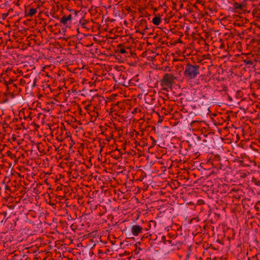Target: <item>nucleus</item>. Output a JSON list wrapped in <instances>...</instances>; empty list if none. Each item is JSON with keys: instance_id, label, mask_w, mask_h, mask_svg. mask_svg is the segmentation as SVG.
I'll return each instance as SVG.
<instances>
[{"instance_id": "nucleus-1", "label": "nucleus", "mask_w": 260, "mask_h": 260, "mask_svg": "<svg viewBox=\"0 0 260 260\" xmlns=\"http://www.w3.org/2000/svg\"><path fill=\"white\" fill-rule=\"evenodd\" d=\"M113 152V150L109 151L106 152V158L105 160V171L107 174V177L109 179L110 186L112 187V179H114V176L113 174V170L114 168V157L111 153Z\"/></svg>"}, {"instance_id": "nucleus-2", "label": "nucleus", "mask_w": 260, "mask_h": 260, "mask_svg": "<svg viewBox=\"0 0 260 260\" xmlns=\"http://www.w3.org/2000/svg\"><path fill=\"white\" fill-rule=\"evenodd\" d=\"M104 207L105 209V213L108 214V219L110 220L112 222L114 216L112 212L114 211V199L113 197H111L110 199L108 198H104L103 199Z\"/></svg>"}, {"instance_id": "nucleus-3", "label": "nucleus", "mask_w": 260, "mask_h": 260, "mask_svg": "<svg viewBox=\"0 0 260 260\" xmlns=\"http://www.w3.org/2000/svg\"><path fill=\"white\" fill-rule=\"evenodd\" d=\"M184 76L189 79H194L200 72L198 66L187 64L184 69Z\"/></svg>"}, {"instance_id": "nucleus-4", "label": "nucleus", "mask_w": 260, "mask_h": 260, "mask_svg": "<svg viewBox=\"0 0 260 260\" xmlns=\"http://www.w3.org/2000/svg\"><path fill=\"white\" fill-rule=\"evenodd\" d=\"M112 91V90H109L105 93V96L106 100H105L106 102V107H110V111L109 113V116H111L110 119L111 121L112 120V113L113 112V108L114 106V103H113V100H114V93H112L110 95H109V94Z\"/></svg>"}, {"instance_id": "nucleus-5", "label": "nucleus", "mask_w": 260, "mask_h": 260, "mask_svg": "<svg viewBox=\"0 0 260 260\" xmlns=\"http://www.w3.org/2000/svg\"><path fill=\"white\" fill-rule=\"evenodd\" d=\"M121 71V69H118V67L115 66V90L117 88L116 87V83L117 82V80H116V77H121V78L119 79V81H118V84H122L123 83V80L125 78V74H122L120 73V71Z\"/></svg>"}, {"instance_id": "nucleus-6", "label": "nucleus", "mask_w": 260, "mask_h": 260, "mask_svg": "<svg viewBox=\"0 0 260 260\" xmlns=\"http://www.w3.org/2000/svg\"><path fill=\"white\" fill-rule=\"evenodd\" d=\"M174 78V77L172 75L166 74L164 76L163 82L166 84L167 86L171 87L172 85L173 80Z\"/></svg>"}, {"instance_id": "nucleus-7", "label": "nucleus", "mask_w": 260, "mask_h": 260, "mask_svg": "<svg viewBox=\"0 0 260 260\" xmlns=\"http://www.w3.org/2000/svg\"><path fill=\"white\" fill-rule=\"evenodd\" d=\"M72 19V16L71 14L69 15H63L60 19V22L68 27L67 25L71 22Z\"/></svg>"}, {"instance_id": "nucleus-8", "label": "nucleus", "mask_w": 260, "mask_h": 260, "mask_svg": "<svg viewBox=\"0 0 260 260\" xmlns=\"http://www.w3.org/2000/svg\"><path fill=\"white\" fill-rule=\"evenodd\" d=\"M102 135L104 136H110L112 137L114 136V131L113 130V127L112 126H108V127H106L102 133Z\"/></svg>"}, {"instance_id": "nucleus-9", "label": "nucleus", "mask_w": 260, "mask_h": 260, "mask_svg": "<svg viewBox=\"0 0 260 260\" xmlns=\"http://www.w3.org/2000/svg\"><path fill=\"white\" fill-rule=\"evenodd\" d=\"M36 13H37V9L31 8L28 9V10H27L26 9L25 10V17H28V16L31 17L32 16H34V15H35Z\"/></svg>"}, {"instance_id": "nucleus-10", "label": "nucleus", "mask_w": 260, "mask_h": 260, "mask_svg": "<svg viewBox=\"0 0 260 260\" xmlns=\"http://www.w3.org/2000/svg\"><path fill=\"white\" fill-rule=\"evenodd\" d=\"M141 231L142 228L138 225H133L132 228V232L134 236L138 235Z\"/></svg>"}, {"instance_id": "nucleus-11", "label": "nucleus", "mask_w": 260, "mask_h": 260, "mask_svg": "<svg viewBox=\"0 0 260 260\" xmlns=\"http://www.w3.org/2000/svg\"><path fill=\"white\" fill-rule=\"evenodd\" d=\"M111 187H113V186L112 187L111 186ZM113 193H114V189H113V188L106 189L104 191V194H105L104 198H108L109 199H110L111 197L114 198Z\"/></svg>"}, {"instance_id": "nucleus-12", "label": "nucleus", "mask_w": 260, "mask_h": 260, "mask_svg": "<svg viewBox=\"0 0 260 260\" xmlns=\"http://www.w3.org/2000/svg\"><path fill=\"white\" fill-rule=\"evenodd\" d=\"M14 80L13 79L9 78V81H5V84L7 86V90H9V85H12L13 86H16V84L14 83Z\"/></svg>"}, {"instance_id": "nucleus-13", "label": "nucleus", "mask_w": 260, "mask_h": 260, "mask_svg": "<svg viewBox=\"0 0 260 260\" xmlns=\"http://www.w3.org/2000/svg\"><path fill=\"white\" fill-rule=\"evenodd\" d=\"M120 52L121 53H125V50L124 48H122L120 46V44H119L117 46V48H115V53Z\"/></svg>"}, {"instance_id": "nucleus-14", "label": "nucleus", "mask_w": 260, "mask_h": 260, "mask_svg": "<svg viewBox=\"0 0 260 260\" xmlns=\"http://www.w3.org/2000/svg\"><path fill=\"white\" fill-rule=\"evenodd\" d=\"M104 76L105 79L107 80H114V74L113 73H106L104 74Z\"/></svg>"}, {"instance_id": "nucleus-15", "label": "nucleus", "mask_w": 260, "mask_h": 260, "mask_svg": "<svg viewBox=\"0 0 260 260\" xmlns=\"http://www.w3.org/2000/svg\"><path fill=\"white\" fill-rule=\"evenodd\" d=\"M153 23L155 25H158L160 22V19L159 17H155L152 20Z\"/></svg>"}, {"instance_id": "nucleus-16", "label": "nucleus", "mask_w": 260, "mask_h": 260, "mask_svg": "<svg viewBox=\"0 0 260 260\" xmlns=\"http://www.w3.org/2000/svg\"><path fill=\"white\" fill-rule=\"evenodd\" d=\"M114 38L113 37H108L106 39V41L105 42H107V44H110L111 46H112V43L113 41L112 40Z\"/></svg>"}, {"instance_id": "nucleus-17", "label": "nucleus", "mask_w": 260, "mask_h": 260, "mask_svg": "<svg viewBox=\"0 0 260 260\" xmlns=\"http://www.w3.org/2000/svg\"><path fill=\"white\" fill-rule=\"evenodd\" d=\"M7 154L8 156H10L12 159L15 158L16 156L15 154H13L11 151H8L7 152Z\"/></svg>"}, {"instance_id": "nucleus-18", "label": "nucleus", "mask_w": 260, "mask_h": 260, "mask_svg": "<svg viewBox=\"0 0 260 260\" xmlns=\"http://www.w3.org/2000/svg\"><path fill=\"white\" fill-rule=\"evenodd\" d=\"M109 220V223H108V226H109V230H107V231H109V230L110 231H112V226L114 225L113 223V221L111 222L110 221V220Z\"/></svg>"}, {"instance_id": "nucleus-19", "label": "nucleus", "mask_w": 260, "mask_h": 260, "mask_svg": "<svg viewBox=\"0 0 260 260\" xmlns=\"http://www.w3.org/2000/svg\"><path fill=\"white\" fill-rule=\"evenodd\" d=\"M112 70V65H107V67H106V70L109 72L110 71H111Z\"/></svg>"}, {"instance_id": "nucleus-20", "label": "nucleus", "mask_w": 260, "mask_h": 260, "mask_svg": "<svg viewBox=\"0 0 260 260\" xmlns=\"http://www.w3.org/2000/svg\"><path fill=\"white\" fill-rule=\"evenodd\" d=\"M235 7L236 9H242L243 7V5L241 4H239L238 3H236L235 4Z\"/></svg>"}, {"instance_id": "nucleus-21", "label": "nucleus", "mask_w": 260, "mask_h": 260, "mask_svg": "<svg viewBox=\"0 0 260 260\" xmlns=\"http://www.w3.org/2000/svg\"><path fill=\"white\" fill-rule=\"evenodd\" d=\"M244 62L246 64H250V65H252L253 67L254 66L253 63L251 61H250V60H244Z\"/></svg>"}, {"instance_id": "nucleus-22", "label": "nucleus", "mask_w": 260, "mask_h": 260, "mask_svg": "<svg viewBox=\"0 0 260 260\" xmlns=\"http://www.w3.org/2000/svg\"><path fill=\"white\" fill-rule=\"evenodd\" d=\"M116 105L118 106V108H121V106L120 105L119 102H117L116 103V102H115V107H116ZM114 111L115 112L116 111V109L115 108ZM115 115H119V113L118 114H116L115 112Z\"/></svg>"}, {"instance_id": "nucleus-23", "label": "nucleus", "mask_w": 260, "mask_h": 260, "mask_svg": "<svg viewBox=\"0 0 260 260\" xmlns=\"http://www.w3.org/2000/svg\"><path fill=\"white\" fill-rule=\"evenodd\" d=\"M104 137H105V140L106 141L108 142H109L111 140V139H114L113 137H111L110 136H104Z\"/></svg>"}, {"instance_id": "nucleus-24", "label": "nucleus", "mask_w": 260, "mask_h": 260, "mask_svg": "<svg viewBox=\"0 0 260 260\" xmlns=\"http://www.w3.org/2000/svg\"><path fill=\"white\" fill-rule=\"evenodd\" d=\"M108 237V239L111 241V243L112 244H114L113 242L111 240V239H114V235H113V234L110 235V234H109Z\"/></svg>"}, {"instance_id": "nucleus-25", "label": "nucleus", "mask_w": 260, "mask_h": 260, "mask_svg": "<svg viewBox=\"0 0 260 260\" xmlns=\"http://www.w3.org/2000/svg\"><path fill=\"white\" fill-rule=\"evenodd\" d=\"M105 126L106 127H108V126H112L113 127V126H114V123H111V121H109V122L105 123Z\"/></svg>"}, {"instance_id": "nucleus-26", "label": "nucleus", "mask_w": 260, "mask_h": 260, "mask_svg": "<svg viewBox=\"0 0 260 260\" xmlns=\"http://www.w3.org/2000/svg\"><path fill=\"white\" fill-rule=\"evenodd\" d=\"M112 5H109V6H108V7H106V9H107V10L108 9H109L110 10V9H111L112 8Z\"/></svg>"}, {"instance_id": "nucleus-27", "label": "nucleus", "mask_w": 260, "mask_h": 260, "mask_svg": "<svg viewBox=\"0 0 260 260\" xmlns=\"http://www.w3.org/2000/svg\"><path fill=\"white\" fill-rule=\"evenodd\" d=\"M3 44V40L2 38L0 37V45Z\"/></svg>"}, {"instance_id": "nucleus-28", "label": "nucleus", "mask_w": 260, "mask_h": 260, "mask_svg": "<svg viewBox=\"0 0 260 260\" xmlns=\"http://www.w3.org/2000/svg\"><path fill=\"white\" fill-rule=\"evenodd\" d=\"M117 242V241H115V245H116V243ZM121 244V242L119 241H118V245H120Z\"/></svg>"}, {"instance_id": "nucleus-29", "label": "nucleus", "mask_w": 260, "mask_h": 260, "mask_svg": "<svg viewBox=\"0 0 260 260\" xmlns=\"http://www.w3.org/2000/svg\"><path fill=\"white\" fill-rule=\"evenodd\" d=\"M53 17L55 18V19H58L59 18V17L58 16H57V15L53 16Z\"/></svg>"}, {"instance_id": "nucleus-30", "label": "nucleus", "mask_w": 260, "mask_h": 260, "mask_svg": "<svg viewBox=\"0 0 260 260\" xmlns=\"http://www.w3.org/2000/svg\"><path fill=\"white\" fill-rule=\"evenodd\" d=\"M122 171H120V172H116V171H115L114 173H115V174L116 173H117V174H119V173H120L121 172H122Z\"/></svg>"}, {"instance_id": "nucleus-31", "label": "nucleus", "mask_w": 260, "mask_h": 260, "mask_svg": "<svg viewBox=\"0 0 260 260\" xmlns=\"http://www.w3.org/2000/svg\"><path fill=\"white\" fill-rule=\"evenodd\" d=\"M70 11H74L75 12V13L76 14H77V11H74V10H70Z\"/></svg>"}, {"instance_id": "nucleus-32", "label": "nucleus", "mask_w": 260, "mask_h": 260, "mask_svg": "<svg viewBox=\"0 0 260 260\" xmlns=\"http://www.w3.org/2000/svg\"><path fill=\"white\" fill-rule=\"evenodd\" d=\"M112 31H113V29H110L109 31L110 33H112Z\"/></svg>"}, {"instance_id": "nucleus-33", "label": "nucleus", "mask_w": 260, "mask_h": 260, "mask_svg": "<svg viewBox=\"0 0 260 260\" xmlns=\"http://www.w3.org/2000/svg\"><path fill=\"white\" fill-rule=\"evenodd\" d=\"M114 128H115V134H116V130H117V128H116V127L115 126V127H114Z\"/></svg>"}, {"instance_id": "nucleus-34", "label": "nucleus", "mask_w": 260, "mask_h": 260, "mask_svg": "<svg viewBox=\"0 0 260 260\" xmlns=\"http://www.w3.org/2000/svg\"><path fill=\"white\" fill-rule=\"evenodd\" d=\"M114 96H115V100H116V96H117V95H116V93H115Z\"/></svg>"}, {"instance_id": "nucleus-35", "label": "nucleus", "mask_w": 260, "mask_h": 260, "mask_svg": "<svg viewBox=\"0 0 260 260\" xmlns=\"http://www.w3.org/2000/svg\"><path fill=\"white\" fill-rule=\"evenodd\" d=\"M109 252V251L108 250V251L106 252V255H108V252Z\"/></svg>"}, {"instance_id": "nucleus-36", "label": "nucleus", "mask_w": 260, "mask_h": 260, "mask_svg": "<svg viewBox=\"0 0 260 260\" xmlns=\"http://www.w3.org/2000/svg\"><path fill=\"white\" fill-rule=\"evenodd\" d=\"M118 135H120V133H119V131L118 132V134H117Z\"/></svg>"}, {"instance_id": "nucleus-37", "label": "nucleus", "mask_w": 260, "mask_h": 260, "mask_svg": "<svg viewBox=\"0 0 260 260\" xmlns=\"http://www.w3.org/2000/svg\"><path fill=\"white\" fill-rule=\"evenodd\" d=\"M116 137L115 136V139H114L115 142H116Z\"/></svg>"}, {"instance_id": "nucleus-38", "label": "nucleus", "mask_w": 260, "mask_h": 260, "mask_svg": "<svg viewBox=\"0 0 260 260\" xmlns=\"http://www.w3.org/2000/svg\"><path fill=\"white\" fill-rule=\"evenodd\" d=\"M109 50H110V49H111V47H110V46H109Z\"/></svg>"}, {"instance_id": "nucleus-39", "label": "nucleus", "mask_w": 260, "mask_h": 260, "mask_svg": "<svg viewBox=\"0 0 260 260\" xmlns=\"http://www.w3.org/2000/svg\"><path fill=\"white\" fill-rule=\"evenodd\" d=\"M117 39V38L116 37V36H115V38H114V39L116 40Z\"/></svg>"}, {"instance_id": "nucleus-40", "label": "nucleus", "mask_w": 260, "mask_h": 260, "mask_svg": "<svg viewBox=\"0 0 260 260\" xmlns=\"http://www.w3.org/2000/svg\"><path fill=\"white\" fill-rule=\"evenodd\" d=\"M114 58H115H115H116V59H117V57H116L115 55V56H114Z\"/></svg>"}, {"instance_id": "nucleus-41", "label": "nucleus", "mask_w": 260, "mask_h": 260, "mask_svg": "<svg viewBox=\"0 0 260 260\" xmlns=\"http://www.w3.org/2000/svg\"><path fill=\"white\" fill-rule=\"evenodd\" d=\"M113 19L111 20H110V22H112V21H113Z\"/></svg>"}, {"instance_id": "nucleus-42", "label": "nucleus", "mask_w": 260, "mask_h": 260, "mask_svg": "<svg viewBox=\"0 0 260 260\" xmlns=\"http://www.w3.org/2000/svg\"><path fill=\"white\" fill-rule=\"evenodd\" d=\"M117 150L116 148H115L114 151H115Z\"/></svg>"}, {"instance_id": "nucleus-43", "label": "nucleus", "mask_w": 260, "mask_h": 260, "mask_svg": "<svg viewBox=\"0 0 260 260\" xmlns=\"http://www.w3.org/2000/svg\"><path fill=\"white\" fill-rule=\"evenodd\" d=\"M114 159H116V156H115Z\"/></svg>"}, {"instance_id": "nucleus-44", "label": "nucleus", "mask_w": 260, "mask_h": 260, "mask_svg": "<svg viewBox=\"0 0 260 260\" xmlns=\"http://www.w3.org/2000/svg\"><path fill=\"white\" fill-rule=\"evenodd\" d=\"M114 194H115V196L116 195V191H115Z\"/></svg>"}, {"instance_id": "nucleus-45", "label": "nucleus", "mask_w": 260, "mask_h": 260, "mask_svg": "<svg viewBox=\"0 0 260 260\" xmlns=\"http://www.w3.org/2000/svg\"><path fill=\"white\" fill-rule=\"evenodd\" d=\"M114 180H115V182L116 181V179L115 178L114 179Z\"/></svg>"}]
</instances>
